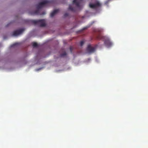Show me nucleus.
I'll list each match as a JSON object with an SVG mask.
<instances>
[{"instance_id": "obj_1", "label": "nucleus", "mask_w": 148, "mask_h": 148, "mask_svg": "<svg viewBox=\"0 0 148 148\" xmlns=\"http://www.w3.org/2000/svg\"><path fill=\"white\" fill-rule=\"evenodd\" d=\"M51 3L50 1L48 0H44L42 2L39 3L36 5V8L38 10L35 11L32 14L33 15H38L39 13V10L38 9H40L42 8L49 4Z\"/></svg>"}, {"instance_id": "obj_2", "label": "nucleus", "mask_w": 148, "mask_h": 148, "mask_svg": "<svg viewBox=\"0 0 148 148\" xmlns=\"http://www.w3.org/2000/svg\"><path fill=\"white\" fill-rule=\"evenodd\" d=\"M97 38L99 40H102L104 41L105 45L108 47H109L112 45V42L110 41L109 38L105 36H102L100 34L98 35L97 36Z\"/></svg>"}, {"instance_id": "obj_3", "label": "nucleus", "mask_w": 148, "mask_h": 148, "mask_svg": "<svg viewBox=\"0 0 148 148\" xmlns=\"http://www.w3.org/2000/svg\"><path fill=\"white\" fill-rule=\"evenodd\" d=\"M31 22L35 25H38L40 27H44L46 25L45 21L44 19L38 20H32Z\"/></svg>"}, {"instance_id": "obj_4", "label": "nucleus", "mask_w": 148, "mask_h": 148, "mask_svg": "<svg viewBox=\"0 0 148 148\" xmlns=\"http://www.w3.org/2000/svg\"><path fill=\"white\" fill-rule=\"evenodd\" d=\"M89 6L90 8L95 9L98 8H100L101 6V4L99 1H96L94 3H90Z\"/></svg>"}, {"instance_id": "obj_5", "label": "nucleus", "mask_w": 148, "mask_h": 148, "mask_svg": "<svg viewBox=\"0 0 148 148\" xmlns=\"http://www.w3.org/2000/svg\"><path fill=\"white\" fill-rule=\"evenodd\" d=\"M96 48L95 47H93L90 45H88L87 48V50L89 53H92L95 51Z\"/></svg>"}, {"instance_id": "obj_6", "label": "nucleus", "mask_w": 148, "mask_h": 148, "mask_svg": "<svg viewBox=\"0 0 148 148\" xmlns=\"http://www.w3.org/2000/svg\"><path fill=\"white\" fill-rule=\"evenodd\" d=\"M24 29H22L14 31L12 34L13 36H17L21 34L24 31Z\"/></svg>"}, {"instance_id": "obj_7", "label": "nucleus", "mask_w": 148, "mask_h": 148, "mask_svg": "<svg viewBox=\"0 0 148 148\" xmlns=\"http://www.w3.org/2000/svg\"><path fill=\"white\" fill-rule=\"evenodd\" d=\"M82 0H74L73 1V3L77 7H79V5L80 3L82 1Z\"/></svg>"}, {"instance_id": "obj_8", "label": "nucleus", "mask_w": 148, "mask_h": 148, "mask_svg": "<svg viewBox=\"0 0 148 148\" xmlns=\"http://www.w3.org/2000/svg\"><path fill=\"white\" fill-rule=\"evenodd\" d=\"M59 11V9H56L54 10L50 14V16L51 17H53Z\"/></svg>"}, {"instance_id": "obj_9", "label": "nucleus", "mask_w": 148, "mask_h": 148, "mask_svg": "<svg viewBox=\"0 0 148 148\" xmlns=\"http://www.w3.org/2000/svg\"><path fill=\"white\" fill-rule=\"evenodd\" d=\"M69 9L71 11L74 12H75L76 11V8H72L71 5H69Z\"/></svg>"}, {"instance_id": "obj_10", "label": "nucleus", "mask_w": 148, "mask_h": 148, "mask_svg": "<svg viewBox=\"0 0 148 148\" xmlns=\"http://www.w3.org/2000/svg\"><path fill=\"white\" fill-rule=\"evenodd\" d=\"M33 46L34 47H37L38 46V44L36 42H34L33 43Z\"/></svg>"}, {"instance_id": "obj_11", "label": "nucleus", "mask_w": 148, "mask_h": 148, "mask_svg": "<svg viewBox=\"0 0 148 148\" xmlns=\"http://www.w3.org/2000/svg\"><path fill=\"white\" fill-rule=\"evenodd\" d=\"M66 55V53L65 52H64L63 53L60 55L61 57H63Z\"/></svg>"}, {"instance_id": "obj_12", "label": "nucleus", "mask_w": 148, "mask_h": 148, "mask_svg": "<svg viewBox=\"0 0 148 148\" xmlns=\"http://www.w3.org/2000/svg\"><path fill=\"white\" fill-rule=\"evenodd\" d=\"M18 43H15L13 44L11 46V47H14V46H16V45H18Z\"/></svg>"}, {"instance_id": "obj_13", "label": "nucleus", "mask_w": 148, "mask_h": 148, "mask_svg": "<svg viewBox=\"0 0 148 148\" xmlns=\"http://www.w3.org/2000/svg\"><path fill=\"white\" fill-rule=\"evenodd\" d=\"M84 42L83 41H82L80 42V44L81 46H82L84 44Z\"/></svg>"}, {"instance_id": "obj_14", "label": "nucleus", "mask_w": 148, "mask_h": 148, "mask_svg": "<svg viewBox=\"0 0 148 148\" xmlns=\"http://www.w3.org/2000/svg\"><path fill=\"white\" fill-rule=\"evenodd\" d=\"M68 15L69 14L68 13H65L64 15V16L65 17H67V16H68Z\"/></svg>"}, {"instance_id": "obj_15", "label": "nucleus", "mask_w": 148, "mask_h": 148, "mask_svg": "<svg viewBox=\"0 0 148 148\" xmlns=\"http://www.w3.org/2000/svg\"><path fill=\"white\" fill-rule=\"evenodd\" d=\"M72 47L71 46L70 47V49L71 53L72 52Z\"/></svg>"}, {"instance_id": "obj_16", "label": "nucleus", "mask_w": 148, "mask_h": 148, "mask_svg": "<svg viewBox=\"0 0 148 148\" xmlns=\"http://www.w3.org/2000/svg\"><path fill=\"white\" fill-rule=\"evenodd\" d=\"M87 27H84V28H83L82 29V30H85V29H87Z\"/></svg>"}, {"instance_id": "obj_17", "label": "nucleus", "mask_w": 148, "mask_h": 148, "mask_svg": "<svg viewBox=\"0 0 148 148\" xmlns=\"http://www.w3.org/2000/svg\"><path fill=\"white\" fill-rule=\"evenodd\" d=\"M101 30H100V29H98V31L99 32H101Z\"/></svg>"}, {"instance_id": "obj_18", "label": "nucleus", "mask_w": 148, "mask_h": 148, "mask_svg": "<svg viewBox=\"0 0 148 148\" xmlns=\"http://www.w3.org/2000/svg\"><path fill=\"white\" fill-rule=\"evenodd\" d=\"M45 14V13H43V14Z\"/></svg>"}]
</instances>
